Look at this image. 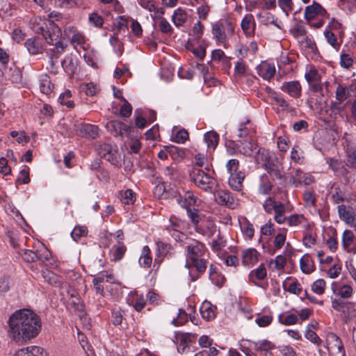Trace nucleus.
Listing matches in <instances>:
<instances>
[{"instance_id": "42", "label": "nucleus", "mask_w": 356, "mask_h": 356, "mask_svg": "<svg viewBox=\"0 0 356 356\" xmlns=\"http://www.w3.org/2000/svg\"><path fill=\"white\" fill-rule=\"evenodd\" d=\"M325 37L327 41V42L334 48H337L340 46L339 44L337 43V39L336 35L332 32V31L325 29L324 31Z\"/></svg>"}, {"instance_id": "55", "label": "nucleus", "mask_w": 356, "mask_h": 356, "mask_svg": "<svg viewBox=\"0 0 356 356\" xmlns=\"http://www.w3.org/2000/svg\"><path fill=\"white\" fill-rule=\"evenodd\" d=\"M186 211L192 222L195 225L198 224L200 220L198 214V210L195 209H191V207H188L186 208Z\"/></svg>"}, {"instance_id": "14", "label": "nucleus", "mask_w": 356, "mask_h": 356, "mask_svg": "<svg viewBox=\"0 0 356 356\" xmlns=\"http://www.w3.org/2000/svg\"><path fill=\"white\" fill-rule=\"evenodd\" d=\"M321 8V5L319 3L314 1L312 5L308 6L305 8L304 15L305 19L308 22L314 19L318 15Z\"/></svg>"}, {"instance_id": "63", "label": "nucleus", "mask_w": 356, "mask_h": 356, "mask_svg": "<svg viewBox=\"0 0 356 356\" xmlns=\"http://www.w3.org/2000/svg\"><path fill=\"white\" fill-rule=\"evenodd\" d=\"M239 166V162L237 159H230L227 163L226 167L230 173V175H232L234 172H236Z\"/></svg>"}, {"instance_id": "47", "label": "nucleus", "mask_w": 356, "mask_h": 356, "mask_svg": "<svg viewBox=\"0 0 356 356\" xmlns=\"http://www.w3.org/2000/svg\"><path fill=\"white\" fill-rule=\"evenodd\" d=\"M191 265L195 267L200 273H204L207 268L205 261L201 258L191 260Z\"/></svg>"}, {"instance_id": "23", "label": "nucleus", "mask_w": 356, "mask_h": 356, "mask_svg": "<svg viewBox=\"0 0 356 356\" xmlns=\"http://www.w3.org/2000/svg\"><path fill=\"white\" fill-rule=\"evenodd\" d=\"M177 201L186 209L196 204V198L191 191H187L185 193L184 200H182V197L179 196Z\"/></svg>"}, {"instance_id": "37", "label": "nucleus", "mask_w": 356, "mask_h": 356, "mask_svg": "<svg viewBox=\"0 0 356 356\" xmlns=\"http://www.w3.org/2000/svg\"><path fill=\"white\" fill-rule=\"evenodd\" d=\"M342 28L343 26L340 22H339L335 18H332L326 29L330 31H339V38H341L344 35V31L342 30Z\"/></svg>"}, {"instance_id": "46", "label": "nucleus", "mask_w": 356, "mask_h": 356, "mask_svg": "<svg viewBox=\"0 0 356 356\" xmlns=\"http://www.w3.org/2000/svg\"><path fill=\"white\" fill-rule=\"evenodd\" d=\"M349 305H351V303L341 300L334 299L332 300V308L337 311L342 312L343 314L346 312L344 308Z\"/></svg>"}, {"instance_id": "7", "label": "nucleus", "mask_w": 356, "mask_h": 356, "mask_svg": "<svg viewBox=\"0 0 356 356\" xmlns=\"http://www.w3.org/2000/svg\"><path fill=\"white\" fill-rule=\"evenodd\" d=\"M62 35L61 29L53 21L49 20V25L47 29L44 39L49 44H54V42L60 40Z\"/></svg>"}, {"instance_id": "9", "label": "nucleus", "mask_w": 356, "mask_h": 356, "mask_svg": "<svg viewBox=\"0 0 356 356\" xmlns=\"http://www.w3.org/2000/svg\"><path fill=\"white\" fill-rule=\"evenodd\" d=\"M281 89L294 98L301 95V86L298 81L284 82Z\"/></svg>"}, {"instance_id": "26", "label": "nucleus", "mask_w": 356, "mask_h": 356, "mask_svg": "<svg viewBox=\"0 0 356 356\" xmlns=\"http://www.w3.org/2000/svg\"><path fill=\"white\" fill-rule=\"evenodd\" d=\"M118 244L113 246V259L115 261H120L124 257V254L127 250V248L122 242L118 241Z\"/></svg>"}, {"instance_id": "27", "label": "nucleus", "mask_w": 356, "mask_h": 356, "mask_svg": "<svg viewBox=\"0 0 356 356\" xmlns=\"http://www.w3.org/2000/svg\"><path fill=\"white\" fill-rule=\"evenodd\" d=\"M310 257L308 254H305L300 260V267L302 273L309 274L314 271V267L312 265V268L309 266Z\"/></svg>"}, {"instance_id": "19", "label": "nucleus", "mask_w": 356, "mask_h": 356, "mask_svg": "<svg viewBox=\"0 0 356 356\" xmlns=\"http://www.w3.org/2000/svg\"><path fill=\"white\" fill-rule=\"evenodd\" d=\"M258 74L263 79L269 80L273 78L275 74V68L270 65L259 66L258 68Z\"/></svg>"}, {"instance_id": "49", "label": "nucleus", "mask_w": 356, "mask_h": 356, "mask_svg": "<svg viewBox=\"0 0 356 356\" xmlns=\"http://www.w3.org/2000/svg\"><path fill=\"white\" fill-rule=\"evenodd\" d=\"M188 139V133L184 129H180L175 136L174 141L177 143H184Z\"/></svg>"}, {"instance_id": "12", "label": "nucleus", "mask_w": 356, "mask_h": 356, "mask_svg": "<svg viewBox=\"0 0 356 356\" xmlns=\"http://www.w3.org/2000/svg\"><path fill=\"white\" fill-rule=\"evenodd\" d=\"M338 213L341 220L345 221L347 224L353 225L355 221V217L353 212L347 210L344 204L338 206Z\"/></svg>"}, {"instance_id": "45", "label": "nucleus", "mask_w": 356, "mask_h": 356, "mask_svg": "<svg viewBox=\"0 0 356 356\" xmlns=\"http://www.w3.org/2000/svg\"><path fill=\"white\" fill-rule=\"evenodd\" d=\"M71 91L69 90H66L63 93L60 94L59 96L60 103L63 105H66L70 108H74V103L73 101L68 100L67 102H65V99L70 98L71 97Z\"/></svg>"}, {"instance_id": "6", "label": "nucleus", "mask_w": 356, "mask_h": 356, "mask_svg": "<svg viewBox=\"0 0 356 356\" xmlns=\"http://www.w3.org/2000/svg\"><path fill=\"white\" fill-rule=\"evenodd\" d=\"M264 165L268 173L275 176L278 179H284V176L280 171V163L277 158L272 159L270 156H266Z\"/></svg>"}, {"instance_id": "56", "label": "nucleus", "mask_w": 356, "mask_h": 356, "mask_svg": "<svg viewBox=\"0 0 356 356\" xmlns=\"http://www.w3.org/2000/svg\"><path fill=\"white\" fill-rule=\"evenodd\" d=\"M122 312L121 310H113L111 316V321L113 325H119L122 322Z\"/></svg>"}, {"instance_id": "53", "label": "nucleus", "mask_w": 356, "mask_h": 356, "mask_svg": "<svg viewBox=\"0 0 356 356\" xmlns=\"http://www.w3.org/2000/svg\"><path fill=\"white\" fill-rule=\"evenodd\" d=\"M89 21L96 27H101L104 23L103 17L97 13H93L90 15Z\"/></svg>"}, {"instance_id": "59", "label": "nucleus", "mask_w": 356, "mask_h": 356, "mask_svg": "<svg viewBox=\"0 0 356 356\" xmlns=\"http://www.w3.org/2000/svg\"><path fill=\"white\" fill-rule=\"evenodd\" d=\"M252 18L253 16L252 15H245L241 21V29L245 33H248Z\"/></svg>"}, {"instance_id": "15", "label": "nucleus", "mask_w": 356, "mask_h": 356, "mask_svg": "<svg viewBox=\"0 0 356 356\" xmlns=\"http://www.w3.org/2000/svg\"><path fill=\"white\" fill-rule=\"evenodd\" d=\"M328 337L333 342L336 349L330 356H346L344 347L340 338L334 333H330Z\"/></svg>"}, {"instance_id": "58", "label": "nucleus", "mask_w": 356, "mask_h": 356, "mask_svg": "<svg viewBox=\"0 0 356 356\" xmlns=\"http://www.w3.org/2000/svg\"><path fill=\"white\" fill-rule=\"evenodd\" d=\"M353 63V58L347 54H343L341 56V67L344 68H349L350 66H352Z\"/></svg>"}, {"instance_id": "40", "label": "nucleus", "mask_w": 356, "mask_h": 356, "mask_svg": "<svg viewBox=\"0 0 356 356\" xmlns=\"http://www.w3.org/2000/svg\"><path fill=\"white\" fill-rule=\"evenodd\" d=\"M325 289V282L323 279H318L314 282L312 286V290L316 294L321 295L324 293Z\"/></svg>"}, {"instance_id": "52", "label": "nucleus", "mask_w": 356, "mask_h": 356, "mask_svg": "<svg viewBox=\"0 0 356 356\" xmlns=\"http://www.w3.org/2000/svg\"><path fill=\"white\" fill-rule=\"evenodd\" d=\"M278 5L285 13L286 15H289V10H293L292 0H278Z\"/></svg>"}, {"instance_id": "60", "label": "nucleus", "mask_w": 356, "mask_h": 356, "mask_svg": "<svg viewBox=\"0 0 356 356\" xmlns=\"http://www.w3.org/2000/svg\"><path fill=\"white\" fill-rule=\"evenodd\" d=\"M160 31L163 33H171L172 27L169 22L165 19L162 18L159 24Z\"/></svg>"}, {"instance_id": "21", "label": "nucleus", "mask_w": 356, "mask_h": 356, "mask_svg": "<svg viewBox=\"0 0 356 356\" xmlns=\"http://www.w3.org/2000/svg\"><path fill=\"white\" fill-rule=\"evenodd\" d=\"M122 122L119 120H111L106 124L107 129L115 136H122Z\"/></svg>"}, {"instance_id": "61", "label": "nucleus", "mask_w": 356, "mask_h": 356, "mask_svg": "<svg viewBox=\"0 0 356 356\" xmlns=\"http://www.w3.org/2000/svg\"><path fill=\"white\" fill-rule=\"evenodd\" d=\"M76 4L74 0H55V5L60 8H72Z\"/></svg>"}, {"instance_id": "30", "label": "nucleus", "mask_w": 356, "mask_h": 356, "mask_svg": "<svg viewBox=\"0 0 356 356\" xmlns=\"http://www.w3.org/2000/svg\"><path fill=\"white\" fill-rule=\"evenodd\" d=\"M285 212L284 204L280 202L278 205L275 208V220L279 223H283L286 220V217L284 216Z\"/></svg>"}, {"instance_id": "39", "label": "nucleus", "mask_w": 356, "mask_h": 356, "mask_svg": "<svg viewBox=\"0 0 356 356\" xmlns=\"http://www.w3.org/2000/svg\"><path fill=\"white\" fill-rule=\"evenodd\" d=\"M157 256L159 257H165L171 249V245L161 241L156 243Z\"/></svg>"}, {"instance_id": "24", "label": "nucleus", "mask_w": 356, "mask_h": 356, "mask_svg": "<svg viewBox=\"0 0 356 356\" xmlns=\"http://www.w3.org/2000/svg\"><path fill=\"white\" fill-rule=\"evenodd\" d=\"M152 262V259L150 256V250L147 245H145L143 249V253L139 259L140 266L145 268L150 267Z\"/></svg>"}, {"instance_id": "22", "label": "nucleus", "mask_w": 356, "mask_h": 356, "mask_svg": "<svg viewBox=\"0 0 356 356\" xmlns=\"http://www.w3.org/2000/svg\"><path fill=\"white\" fill-rule=\"evenodd\" d=\"M172 19L176 26H181L186 22L187 15L184 10L178 8L175 11Z\"/></svg>"}, {"instance_id": "4", "label": "nucleus", "mask_w": 356, "mask_h": 356, "mask_svg": "<svg viewBox=\"0 0 356 356\" xmlns=\"http://www.w3.org/2000/svg\"><path fill=\"white\" fill-rule=\"evenodd\" d=\"M118 150L115 145L113 146L111 144L105 143L100 146L99 154L106 161L115 165L118 162Z\"/></svg>"}, {"instance_id": "33", "label": "nucleus", "mask_w": 356, "mask_h": 356, "mask_svg": "<svg viewBox=\"0 0 356 356\" xmlns=\"http://www.w3.org/2000/svg\"><path fill=\"white\" fill-rule=\"evenodd\" d=\"M87 233L88 229L86 227L76 226L71 232V236L75 241H78L81 237L86 236Z\"/></svg>"}, {"instance_id": "3", "label": "nucleus", "mask_w": 356, "mask_h": 356, "mask_svg": "<svg viewBox=\"0 0 356 356\" xmlns=\"http://www.w3.org/2000/svg\"><path fill=\"white\" fill-rule=\"evenodd\" d=\"M186 250L187 261L186 263V267L190 268L191 263L189 261L200 258L204 254L205 246L203 243L197 241H194L193 243L187 245Z\"/></svg>"}, {"instance_id": "31", "label": "nucleus", "mask_w": 356, "mask_h": 356, "mask_svg": "<svg viewBox=\"0 0 356 356\" xmlns=\"http://www.w3.org/2000/svg\"><path fill=\"white\" fill-rule=\"evenodd\" d=\"M40 91L45 95H48L51 92L52 85L48 76L45 75L42 79H40Z\"/></svg>"}, {"instance_id": "35", "label": "nucleus", "mask_w": 356, "mask_h": 356, "mask_svg": "<svg viewBox=\"0 0 356 356\" xmlns=\"http://www.w3.org/2000/svg\"><path fill=\"white\" fill-rule=\"evenodd\" d=\"M301 23H302V21L300 20L299 22L297 23L294 27L290 30V32L296 38H298L300 36H304L307 34V30L304 26L300 24Z\"/></svg>"}, {"instance_id": "41", "label": "nucleus", "mask_w": 356, "mask_h": 356, "mask_svg": "<svg viewBox=\"0 0 356 356\" xmlns=\"http://www.w3.org/2000/svg\"><path fill=\"white\" fill-rule=\"evenodd\" d=\"M21 254L26 262L31 263L41 259L35 252L29 250H23Z\"/></svg>"}, {"instance_id": "38", "label": "nucleus", "mask_w": 356, "mask_h": 356, "mask_svg": "<svg viewBox=\"0 0 356 356\" xmlns=\"http://www.w3.org/2000/svg\"><path fill=\"white\" fill-rule=\"evenodd\" d=\"M25 46L29 52L31 54H36L40 52V47L35 39L29 38L25 42Z\"/></svg>"}, {"instance_id": "54", "label": "nucleus", "mask_w": 356, "mask_h": 356, "mask_svg": "<svg viewBox=\"0 0 356 356\" xmlns=\"http://www.w3.org/2000/svg\"><path fill=\"white\" fill-rule=\"evenodd\" d=\"M305 77L308 83L319 81L320 80V75L315 69L310 70L309 72L305 74Z\"/></svg>"}, {"instance_id": "5", "label": "nucleus", "mask_w": 356, "mask_h": 356, "mask_svg": "<svg viewBox=\"0 0 356 356\" xmlns=\"http://www.w3.org/2000/svg\"><path fill=\"white\" fill-rule=\"evenodd\" d=\"M214 196L218 204L225 205L229 209H234L237 204L234 197L228 191H218Z\"/></svg>"}, {"instance_id": "28", "label": "nucleus", "mask_w": 356, "mask_h": 356, "mask_svg": "<svg viewBox=\"0 0 356 356\" xmlns=\"http://www.w3.org/2000/svg\"><path fill=\"white\" fill-rule=\"evenodd\" d=\"M257 145V143L253 140H244V145H243L242 148L239 149V152L245 156H251Z\"/></svg>"}, {"instance_id": "20", "label": "nucleus", "mask_w": 356, "mask_h": 356, "mask_svg": "<svg viewBox=\"0 0 356 356\" xmlns=\"http://www.w3.org/2000/svg\"><path fill=\"white\" fill-rule=\"evenodd\" d=\"M204 138L208 147H213L215 149L218 144L219 135L217 132L211 131L204 134Z\"/></svg>"}, {"instance_id": "1", "label": "nucleus", "mask_w": 356, "mask_h": 356, "mask_svg": "<svg viewBox=\"0 0 356 356\" xmlns=\"http://www.w3.org/2000/svg\"><path fill=\"white\" fill-rule=\"evenodd\" d=\"M10 337L16 342L26 343L35 338L42 328L40 317L29 309H19L8 320Z\"/></svg>"}, {"instance_id": "36", "label": "nucleus", "mask_w": 356, "mask_h": 356, "mask_svg": "<svg viewBox=\"0 0 356 356\" xmlns=\"http://www.w3.org/2000/svg\"><path fill=\"white\" fill-rule=\"evenodd\" d=\"M278 321L281 324L291 325L298 322V316L296 314H291L284 318L283 314H281L278 316Z\"/></svg>"}, {"instance_id": "2", "label": "nucleus", "mask_w": 356, "mask_h": 356, "mask_svg": "<svg viewBox=\"0 0 356 356\" xmlns=\"http://www.w3.org/2000/svg\"><path fill=\"white\" fill-rule=\"evenodd\" d=\"M191 176L197 186L204 188L206 191H211L213 179L202 170L193 171Z\"/></svg>"}, {"instance_id": "57", "label": "nucleus", "mask_w": 356, "mask_h": 356, "mask_svg": "<svg viewBox=\"0 0 356 356\" xmlns=\"http://www.w3.org/2000/svg\"><path fill=\"white\" fill-rule=\"evenodd\" d=\"M0 172L4 175H8L11 172V168L8 165V161L6 158H0Z\"/></svg>"}, {"instance_id": "43", "label": "nucleus", "mask_w": 356, "mask_h": 356, "mask_svg": "<svg viewBox=\"0 0 356 356\" xmlns=\"http://www.w3.org/2000/svg\"><path fill=\"white\" fill-rule=\"evenodd\" d=\"M48 25H49V21L42 22V23L37 22V23L33 24V25L32 26V29L36 33L41 34L44 38V36L46 35V32H47Z\"/></svg>"}, {"instance_id": "25", "label": "nucleus", "mask_w": 356, "mask_h": 356, "mask_svg": "<svg viewBox=\"0 0 356 356\" xmlns=\"http://www.w3.org/2000/svg\"><path fill=\"white\" fill-rule=\"evenodd\" d=\"M200 312L203 318L209 321L215 317V312L210 302L204 303L201 307Z\"/></svg>"}, {"instance_id": "11", "label": "nucleus", "mask_w": 356, "mask_h": 356, "mask_svg": "<svg viewBox=\"0 0 356 356\" xmlns=\"http://www.w3.org/2000/svg\"><path fill=\"white\" fill-rule=\"evenodd\" d=\"M5 74L8 76V79L13 83H20L22 79V73L21 70L15 65L14 63L12 64V66L4 67Z\"/></svg>"}, {"instance_id": "51", "label": "nucleus", "mask_w": 356, "mask_h": 356, "mask_svg": "<svg viewBox=\"0 0 356 356\" xmlns=\"http://www.w3.org/2000/svg\"><path fill=\"white\" fill-rule=\"evenodd\" d=\"M123 102L124 104L120 110V114L123 118H129L131 115L132 107L127 100L123 101Z\"/></svg>"}, {"instance_id": "48", "label": "nucleus", "mask_w": 356, "mask_h": 356, "mask_svg": "<svg viewBox=\"0 0 356 356\" xmlns=\"http://www.w3.org/2000/svg\"><path fill=\"white\" fill-rule=\"evenodd\" d=\"M305 336L308 340L316 345H320L322 342V340L318 337L316 333L309 328L307 330Z\"/></svg>"}, {"instance_id": "8", "label": "nucleus", "mask_w": 356, "mask_h": 356, "mask_svg": "<svg viewBox=\"0 0 356 356\" xmlns=\"http://www.w3.org/2000/svg\"><path fill=\"white\" fill-rule=\"evenodd\" d=\"M99 128L90 124H81L77 129L79 135L81 137L95 138L98 136Z\"/></svg>"}, {"instance_id": "64", "label": "nucleus", "mask_w": 356, "mask_h": 356, "mask_svg": "<svg viewBox=\"0 0 356 356\" xmlns=\"http://www.w3.org/2000/svg\"><path fill=\"white\" fill-rule=\"evenodd\" d=\"M273 317L270 316H262L256 319V323L259 327H266L271 323Z\"/></svg>"}, {"instance_id": "18", "label": "nucleus", "mask_w": 356, "mask_h": 356, "mask_svg": "<svg viewBox=\"0 0 356 356\" xmlns=\"http://www.w3.org/2000/svg\"><path fill=\"white\" fill-rule=\"evenodd\" d=\"M212 33L218 42H223L225 41L226 35L224 26L221 22H218L213 25Z\"/></svg>"}, {"instance_id": "17", "label": "nucleus", "mask_w": 356, "mask_h": 356, "mask_svg": "<svg viewBox=\"0 0 356 356\" xmlns=\"http://www.w3.org/2000/svg\"><path fill=\"white\" fill-rule=\"evenodd\" d=\"M165 149L168 152V154H169L171 156L173 160L181 161L185 156V152L184 149L179 148L172 145L165 146Z\"/></svg>"}, {"instance_id": "29", "label": "nucleus", "mask_w": 356, "mask_h": 356, "mask_svg": "<svg viewBox=\"0 0 356 356\" xmlns=\"http://www.w3.org/2000/svg\"><path fill=\"white\" fill-rule=\"evenodd\" d=\"M120 200L124 204H131L135 202V193L131 189L120 192Z\"/></svg>"}, {"instance_id": "13", "label": "nucleus", "mask_w": 356, "mask_h": 356, "mask_svg": "<svg viewBox=\"0 0 356 356\" xmlns=\"http://www.w3.org/2000/svg\"><path fill=\"white\" fill-rule=\"evenodd\" d=\"M259 253L254 248L243 251L242 262L244 265L254 264L258 261Z\"/></svg>"}, {"instance_id": "50", "label": "nucleus", "mask_w": 356, "mask_h": 356, "mask_svg": "<svg viewBox=\"0 0 356 356\" xmlns=\"http://www.w3.org/2000/svg\"><path fill=\"white\" fill-rule=\"evenodd\" d=\"M348 92H347L346 88L342 85H339L336 90V98L340 102H343L347 99Z\"/></svg>"}, {"instance_id": "44", "label": "nucleus", "mask_w": 356, "mask_h": 356, "mask_svg": "<svg viewBox=\"0 0 356 356\" xmlns=\"http://www.w3.org/2000/svg\"><path fill=\"white\" fill-rule=\"evenodd\" d=\"M42 276L50 284H55L58 282V276L52 271L48 270H42Z\"/></svg>"}, {"instance_id": "16", "label": "nucleus", "mask_w": 356, "mask_h": 356, "mask_svg": "<svg viewBox=\"0 0 356 356\" xmlns=\"http://www.w3.org/2000/svg\"><path fill=\"white\" fill-rule=\"evenodd\" d=\"M267 273L264 264H261L258 268L252 270L249 274L250 282L254 283L257 286H260L255 282V279L264 280L266 277Z\"/></svg>"}, {"instance_id": "10", "label": "nucleus", "mask_w": 356, "mask_h": 356, "mask_svg": "<svg viewBox=\"0 0 356 356\" xmlns=\"http://www.w3.org/2000/svg\"><path fill=\"white\" fill-rule=\"evenodd\" d=\"M15 356H48L47 352L39 346H31L19 350Z\"/></svg>"}, {"instance_id": "62", "label": "nucleus", "mask_w": 356, "mask_h": 356, "mask_svg": "<svg viewBox=\"0 0 356 356\" xmlns=\"http://www.w3.org/2000/svg\"><path fill=\"white\" fill-rule=\"evenodd\" d=\"M339 295L343 298H349L353 295V289L350 285L344 284L341 286Z\"/></svg>"}, {"instance_id": "34", "label": "nucleus", "mask_w": 356, "mask_h": 356, "mask_svg": "<svg viewBox=\"0 0 356 356\" xmlns=\"http://www.w3.org/2000/svg\"><path fill=\"white\" fill-rule=\"evenodd\" d=\"M254 350L256 351H267L271 350L275 348V345L273 344L270 341L268 340H262L258 343H254Z\"/></svg>"}, {"instance_id": "32", "label": "nucleus", "mask_w": 356, "mask_h": 356, "mask_svg": "<svg viewBox=\"0 0 356 356\" xmlns=\"http://www.w3.org/2000/svg\"><path fill=\"white\" fill-rule=\"evenodd\" d=\"M354 234L352 231L346 229L342 236V245L344 250H347L348 248L353 243Z\"/></svg>"}]
</instances>
